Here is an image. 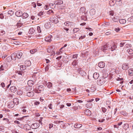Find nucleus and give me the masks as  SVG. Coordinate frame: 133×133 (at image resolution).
I'll list each match as a JSON object with an SVG mask.
<instances>
[{
    "mask_svg": "<svg viewBox=\"0 0 133 133\" xmlns=\"http://www.w3.org/2000/svg\"><path fill=\"white\" fill-rule=\"evenodd\" d=\"M47 51L48 53H51V56H54L55 54V52L53 49V46L47 49Z\"/></svg>",
    "mask_w": 133,
    "mask_h": 133,
    "instance_id": "obj_1",
    "label": "nucleus"
},
{
    "mask_svg": "<svg viewBox=\"0 0 133 133\" xmlns=\"http://www.w3.org/2000/svg\"><path fill=\"white\" fill-rule=\"evenodd\" d=\"M109 45L108 43H107L105 45H104L102 47L101 50L104 52L107 51L109 50Z\"/></svg>",
    "mask_w": 133,
    "mask_h": 133,
    "instance_id": "obj_2",
    "label": "nucleus"
},
{
    "mask_svg": "<svg viewBox=\"0 0 133 133\" xmlns=\"http://www.w3.org/2000/svg\"><path fill=\"white\" fill-rule=\"evenodd\" d=\"M129 67V64L125 63L123 64L122 65V69L124 70H127Z\"/></svg>",
    "mask_w": 133,
    "mask_h": 133,
    "instance_id": "obj_3",
    "label": "nucleus"
},
{
    "mask_svg": "<svg viewBox=\"0 0 133 133\" xmlns=\"http://www.w3.org/2000/svg\"><path fill=\"white\" fill-rule=\"evenodd\" d=\"M49 21L52 23H54L55 24H57L58 22V19L56 17H51L50 18Z\"/></svg>",
    "mask_w": 133,
    "mask_h": 133,
    "instance_id": "obj_4",
    "label": "nucleus"
},
{
    "mask_svg": "<svg viewBox=\"0 0 133 133\" xmlns=\"http://www.w3.org/2000/svg\"><path fill=\"white\" fill-rule=\"evenodd\" d=\"M39 123H35L32 124L31 125V128L33 129H36L38 128L39 126Z\"/></svg>",
    "mask_w": 133,
    "mask_h": 133,
    "instance_id": "obj_5",
    "label": "nucleus"
},
{
    "mask_svg": "<svg viewBox=\"0 0 133 133\" xmlns=\"http://www.w3.org/2000/svg\"><path fill=\"white\" fill-rule=\"evenodd\" d=\"M51 24H52V23L51 22H46L44 24V27L46 29H49L51 27Z\"/></svg>",
    "mask_w": 133,
    "mask_h": 133,
    "instance_id": "obj_6",
    "label": "nucleus"
},
{
    "mask_svg": "<svg viewBox=\"0 0 133 133\" xmlns=\"http://www.w3.org/2000/svg\"><path fill=\"white\" fill-rule=\"evenodd\" d=\"M78 71H79V73L81 76H85L86 73L84 71L82 70V69H79Z\"/></svg>",
    "mask_w": 133,
    "mask_h": 133,
    "instance_id": "obj_7",
    "label": "nucleus"
},
{
    "mask_svg": "<svg viewBox=\"0 0 133 133\" xmlns=\"http://www.w3.org/2000/svg\"><path fill=\"white\" fill-rule=\"evenodd\" d=\"M117 48L115 44H114L111 47L109 46V50H110L111 51H113L116 50Z\"/></svg>",
    "mask_w": 133,
    "mask_h": 133,
    "instance_id": "obj_8",
    "label": "nucleus"
},
{
    "mask_svg": "<svg viewBox=\"0 0 133 133\" xmlns=\"http://www.w3.org/2000/svg\"><path fill=\"white\" fill-rule=\"evenodd\" d=\"M16 72L19 75V77H22L24 75V72L21 71H16Z\"/></svg>",
    "mask_w": 133,
    "mask_h": 133,
    "instance_id": "obj_9",
    "label": "nucleus"
},
{
    "mask_svg": "<svg viewBox=\"0 0 133 133\" xmlns=\"http://www.w3.org/2000/svg\"><path fill=\"white\" fill-rule=\"evenodd\" d=\"M22 12L20 10H18L15 13V15L18 17H20L22 16Z\"/></svg>",
    "mask_w": 133,
    "mask_h": 133,
    "instance_id": "obj_10",
    "label": "nucleus"
},
{
    "mask_svg": "<svg viewBox=\"0 0 133 133\" xmlns=\"http://www.w3.org/2000/svg\"><path fill=\"white\" fill-rule=\"evenodd\" d=\"M104 79L103 78H102L101 79H100L99 81H97V83L99 85H101L102 84H103L105 82L103 80Z\"/></svg>",
    "mask_w": 133,
    "mask_h": 133,
    "instance_id": "obj_11",
    "label": "nucleus"
},
{
    "mask_svg": "<svg viewBox=\"0 0 133 133\" xmlns=\"http://www.w3.org/2000/svg\"><path fill=\"white\" fill-rule=\"evenodd\" d=\"M16 55L17 58L20 59L21 57L23 54L21 51H19Z\"/></svg>",
    "mask_w": 133,
    "mask_h": 133,
    "instance_id": "obj_12",
    "label": "nucleus"
},
{
    "mask_svg": "<svg viewBox=\"0 0 133 133\" xmlns=\"http://www.w3.org/2000/svg\"><path fill=\"white\" fill-rule=\"evenodd\" d=\"M43 84H46V85H47L48 88H50L52 86V84L50 82H49L48 83H46V82H44Z\"/></svg>",
    "mask_w": 133,
    "mask_h": 133,
    "instance_id": "obj_13",
    "label": "nucleus"
},
{
    "mask_svg": "<svg viewBox=\"0 0 133 133\" xmlns=\"http://www.w3.org/2000/svg\"><path fill=\"white\" fill-rule=\"evenodd\" d=\"M63 3V1L62 0H58L54 2V4L56 5H60Z\"/></svg>",
    "mask_w": 133,
    "mask_h": 133,
    "instance_id": "obj_14",
    "label": "nucleus"
},
{
    "mask_svg": "<svg viewBox=\"0 0 133 133\" xmlns=\"http://www.w3.org/2000/svg\"><path fill=\"white\" fill-rule=\"evenodd\" d=\"M98 66L101 68H104L105 66V64L104 62H99L98 64Z\"/></svg>",
    "mask_w": 133,
    "mask_h": 133,
    "instance_id": "obj_15",
    "label": "nucleus"
},
{
    "mask_svg": "<svg viewBox=\"0 0 133 133\" xmlns=\"http://www.w3.org/2000/svg\"><path fill=\"white\" fill-rule=\"evenodd\" d=\"M34 84V81L31 80H29L28 82V84L29 86L32 87Z\"/></svg>",
    "mask_w": 133,
    "mask_h": 133,
    "instance_id": "obj_16",
    "label": "nucleus"
},
{
    "mask_svg": "<svg viewBox=\"0 0 133 133\" xmlns=\"http://www.w3.org/2000/svg\"><path fill=\"white\" fill-rule=\"evenodd\" d=\"M128 73L129 75L130 76H132L133 75V69L130 68L128 70Z\"/></svg>",
    "mask_w": 133,
    "mask_h": 133,
    "instance_id": "obj_17",
    "label": "nucleus"
},
{
    "mask_svg": "<svg viewBox=\"0 0 133 133\" xmlns=\"http://www.w3.org/2000/svg\"><path fill=\"white\" fill-rule=\"evenodd\" d=\"M52 37V36L50 35L46 38L45 40L47 42H50L52 41L51 38Z\"/></svg>",
    "mask_w": 133,
    "mask_h": 133,
    "instance_id": "obj_18",
    "label": "nucleus"
},
{
    "mask_svg": "<svg viewBox=\"0 0 133 133\" xmlns=\"http://www.w3.org/2000/svg\"><path fill=\"white\" fill-rule=\"evenodd\" d=\"M10 90L12 92H14L16 91V88L15 86H12L10 87Z\"/></svg>",
    "mask_w": 133,
    "mask_h": 133,
    "instance_id": "obj_19",
    "label": "nucleus"
},
{
    "mask_svg": "<svg viewBox=\"0 0 133 133\" xmlns=\"http://www.w3.org/2000/svg\"><path fill=\"white\" fill-rule=\"evenodd\" d=\"M95 10L94 9H91L89 13L90 15L91 16H93L95 14Z\"/></svg>",
    "mask_w": 133,
    "mask_h": 133,
    "instance_id": "obj_20",
    "label": "nucleus"
},
{
    "mask_svg": "<svg viewBox=\"0 0 133 133\" xmlns=\"http://www.w3.org/2000/svg\"><path fill=\"white\" fill-rule=\"evenodd\" d=\"M34 94V93L32 91H30L27 93V96L28 97H31L33 96Z\"/></svg>",
    "mask_w": 133,
    "mask_h": 133,
    "instance_id": "obj_21",
    "label": "nucleus"
},
{
    "mask_svg": "<svg viewBox=\"0 0 133 133\" xmlns=\"http://www.w3.org/2000/svg\"><path fill=\"white\" fill-rule=\"evenodd\" d=\"M116 2V1L114 0H110L109 2V4L111 6H114Z\"/></svg>",
    "mask_w": 133,
    "mask_h": 133,
    "instance_id": "obj_22",
    "label": "nucleus"
},
{
    "mask_svg": "<svg viewBox=\"0 0 133 133\" xmlns=\"http://www.w3.org/2000/svg\"><path fill=\"white\" fill-rule=\"evenodd\" d=\"M96 90L95 86L93 85H92L91 88L90 89V91L92 92Z\"/></svg>",
    "mask_w": 133,
    "mask_h": 133,
    "instance_id": "obj_23",
    "label": "nucleus"
},
{
    "mask_svg": "<svg viewBox=\"0 0 133 133\" xmlns=\"http://www.w3.org/2000/svg\"><path fill=\"white\" fill-rule=\"evenodd\" d=\"M99 76V74L97 72L95 73L93 75V77L95 79H97Z\"/></svg>",
    "mask_w": 133,
    "mask_h": 133,
    "instance_id": "obj_24",
    "label": "nucleus"
},
{
    "mask_svg": "<svg viewBox=\"0 0 133 133\" xmlns=\"http://www.w3.org/2000/svg\"><path fill=\"white\" fill-rule=\"evenodd\" d=\"M29 16V15L28 13L26 12H24L23 14H22V16L23 18H26Z\"/></svg>",
    "mask_w": 133,
    "mask_h": 133,
    "instance_id": "obj_25",
    "label": "nucleus"
},
{
    "mask_svg": "<svg viewBox=\"0 0 133 133\" xmlns=\"http://www.w3.org/2000/svg\"><path fill=\"white\" fill-rule=\"evenodd\" d=\"M82 126V125L81 124L78 123H76L74 125V127L75 128H79L81 127Z\"/></svg>",
    "mask_w": 133,
    "mask_h": 133,
    "instance_id": "obj_26",
    "label": "nucleus"
},
{
    "mask_svg": "<svg viewBox=\"0 0 133 133\" xmlns=\"http://www.w3.org/2000/svg\"><path fill=\"white\" fill-rule=\"evenodd\" d=\"M38 89L39 91H42L44 89V87L43 85H39L38 87Z\"/></svg>",
    "mask_w": 133,
    "mask_h": 133,
    "instance_id": "obj_27",
    "label": "nucleus"
},
{
    "mask_svg": "<svg viewBox=\"0 0 133 133\" xmlns=\"http://www.w3.org/2000/svg\"><path fill=\"white\" fill-rule=\"evenodd\" d=\"M35 31V30L33 28H30L29 31V33L30 34H33Z\"/></svg>",
    "mask_w": 133,
    "mask_h": 133,
    "instance_id": "obj_28",
    "label": "nucleus"
},
{
    "mask_svg": "<svg viewBox=\"0 0 133 133\" xmlns=\"http://www.w3.org/2000/svg\"><path fill=\"white\" fill-rule=\"evenodd\" d=\"M112 20L114 22H117L119 21L118 17L117 16L112 18Z\"/></svg>",
    "mask_w": 133,
    "mask_h": 133,
    "instance_id": "obj_29",
    "label": "nucleus"
},
{
    "mask_svg": "<svg viewBox=\"0 0 133 133\" xmlns=\"http://www.w3.org/2000/svg\"><path fill=\"white\" fill-rule=\"evenodd\" d=\"M49 5L50 7L52 9L55 8L56 6V4H54V3H50L49 4Z\"/></svg>",
    "mask_w": 133,
    "mask_h": 133,
    "instance_id": "obj_30",
    "label": "nucleus"
},
{
    "mask_svg": "<svg viewBox=\"0 0 133 133\" xmlns=\"http://www.w3.org/2000/svg\"><path fill=\"white\" fill-rule=\"evenodd\" d=\"M119 21L121 24H125L126 22V20L124 19H120L119 20Z\"/></svg>",
    "mask_w": 133,
    "mask_h": 133,
    "instance_id": "obj_31",
    "label": "nucleus"
},
{
    "mask_svg": "<svg viewBox=\"0 0 133 133\" xmlns=\"http://www.w3.org/2000/svg\"><path fill=\"white\" fill-rule=\"evenodd\" d=\"M31 126L28 124H26L25 126V128L27 130H29L30 129Z\"/></svg>",
    "mask_w": 133,
    "mask_h": 133,
    "instance_id": "obj_32",
    "label": "nucleus"
},
{
    "mask_svg": "<svg viewBox=\"0 0 133 133\" xmlns=\"http://www.w3.org/2000/svg\"><path fill=\"white\" fill-rule=\"evenodd\" d=\"M85 9L84 7H81L80 9V13H83L85 11Z\"/></svg>",
    "mask_w": 133,
    "mask_h": 133,
    "instance_id": "obj_33",
    "label": "nucleus"
},
{
    "mask_svg": "<svg viewBox=\"0 0 133 133\" xmlns=\"http://www.w3.org/2000/svg\"><path fill=\"white\" fill-rule=\"evenodd\" d=\"M127 52L130 54H133V50L131 49H128L127 50Z\"/></svg>",
    "mask_w": 133,
    "mask_h": 133,
    "instance_id": "obj_34",
    "label": "nucleus"
},
{
    "mask_svg": "<svg viewBox=\"0 0 133 133\" xmlns=\"http://www.w3.org/2000/svg\"><path fill=\"white\" fill-rule=\"evenodd\" d=\"M85 114L88 115H90L91 114V111L87 109L85 111Z\"/></svg>",
    "mask_w": 133,
    "mask_h": 133,
    "instance_id": "obj_35",
    "label": "nucleus"
},
{
    "mask_svg": "<svg viewBox=\"0 0 133 133\" xmlns=\"http://www.w3.org/2000/svg\"><path fill=\"white\" fill-rule=\"evenodd\" d=\"M123 127L124 129L126 128L128 129V128H129V125L127 124H125L123 125Z\"/></svg>",
    "mask_w": 133,
    "mask_h": 133,
    "instance_id": "obj_36",
    "label": "nucleus"
},
{
    "mask_svg": "<svg viewBox=\"0 0 133 133\" xmlns=\"http://www.w3.org/2000/svg\"><path fill=\"white\" fill-rule=\"evenodd\" d=\"M5 32L3 30H0V36H3L4 34H5Z\"/></svg>",
    "mask_w": 133,
    "mask_h": 133,
    "instance_id": "obj_37",
    "label": "nucleus"
},
{
    "mask_svg": "<svg viewBox=\"0 0 133 133\" xmlns=\"http://www.w3.org/2000/svg\"><path fill=\"white\" fill-rule=\"evenodd\" d=\"M6 68L3 65H1L0 68V71H2L3 70H5L6 71Z\"/></svg>",
    "mask_w": 133,
    "mask_h": 133,
    "instance_id": "obj_38",
    "label": "nucleus"
},
{
    "mask_svg": "<svg viewBox=\"0 0 133 133\" xmlns=\"http://www.w3.org/2000/svg\"><path fill=\"white\" fill-rule=\"evenodd\" d=\"M92 104L90 103H87L86 104V107L88 108H91V107L92 106Z\"/></svg>",
    "mask_w": 133,
    "mask_h": 133,
    "instance_id": "obj_39",
    "label": "nucleus"
},
{
    "mask_svg": "<svg viewBox=\"0 0 133 133\" xmlns=\"http://www.w3.org/2000/svg\"><path fill=\"white\" fill-rule=\"evenodd\" d=\"M110 25V23L109 22H105V23L102 25V26L106 27Z\"/></svg>",
    "mask_w": 133,
    "mask_h": 133,
    "instance_id": "obj_40",
    "label": "nucleus"
},
{
    "mask_svg": "<svg viewBox=\"0 0 133 133\" xmlns=\"http://www.w3.org/2000/svg\"><path fill=\"white\" fill-rule=\"evenodd\" d=\"M37 51V49H36L31 50L30 52L31 54H34Z\"/></svg>",
    "mask_w": 133,
    "mask_h": 133,
    "instance_id": "obj_41",
    "label": "nucleus"
},
{
    "mask_svg": "<svg viewBox=\"0 0 133 133\" xmlns=\"http://www.w3.org/2000/svg\"><path fill=\"white\" fill-rule=\"evenodd\" d=\"M69 26H70L71 27H72L73 26L75 25V24L73 22H69Z\"/></svg>",
    "mask_w": 133,
    "mask_h": 133,
    "instance_id": "obj_42",
    "label": "nucleus"
},
{
    "mask_svg": "<svg viewBox=\"0 0 133 133\" xmlns=\"http://www.w3.org/2000/svg\"><path fill=\"white\" fill-rule=\"evenodd\" d=\"M120 114L122 115H123L124 116H126L127 115V114L125 111H122L120 112Z\"/></svg>",
    "mask_w": 133,
    "mask_h": 133,
    "instance_id": "obj_43",
    "label": "nucleus"
},
{
    "mask_svg": "<svg viewBox=\"0 0 133 133\" xmlns=\"http://www.w3.org/2000/svg\"><path fill=\"white\" fill-rule=\"evenodd\" d=\"M77 60H74L72 63V64L73 66H75L77 64Z\"/></svg>",
    "mask_w": 133,
    "mask_h": 133,
    "instance_id": "obj_44",
    "label": "nucleus"
},
{
    "mask_svg": "<svg viewBox=\"0 0 133 133\" xmlns=\"http://www.w3.org/2000/svg\"><path fill=\"white\" fill-rule=\"evenodd\" d=\"M8 14L10 15L11 16L13 14L14 12L11 10H9L8 11Z\"/></svg>",
    "mask_w": 133,
    "mask_h": 133,
    "instance_id": "obj_45",
    "label": "nucleus"
},
{
    "mask_svg": "<svg viewBox=\"0 0 133 133\" xmlns=\"http://www.w3.org/2000/svg\"><path fill=\"white\" fill-rule=\"evenodd\" d=\"M79 29L78 28H75L73 29V31L74 33H75L79 31Z\"/></svg>",
    "mask_w": 133,
    "mask_h": 133,
    "instance_id": "obj_46",
    "label": "nucleus"
},
{
    "mask_svg": "<svg viewBox=\"0 0 133 133\" xmlns=\"http://www.w3.org/2000/svg\"><path fill=\"white\" fill-rule=\"evenodd\" d=\"M125 41H123L122 42H121L120 43V44L119 45L121 47H122L124 45V44H125Z\"/></svg>",
    "mask_w": 133,
    "mask_h": 133,
    "instance_id": "obj_47",
    "label": "nucleus"
},
{
    "mask_svg": "<svg viewBox=\"0 0 133 133\" xmlns=\"http://www.w3.org/2000/svg\"><path fill=\"white\" fill-rule=\"evenodd\" d=\"M81 19L82 20L85 21L87 19V18L85 16L83 15L81 16Z\"/></svg>",
    "mask_w": 133,
    "mask_h": 133,
    "instance_id": "obj_48",
    "label": "nucleus"
},
{
    "mask_svg": "<svg viewBox=\"0 0 133 133\" xmlns=\"http://www.w3.org/2000/svg\"><path fill=\"white\" fill-rule=\"evenodd\" d=\"M22 24L21 23H18L16 25V26L17 27L20 28L22 26Z\"/></svg>",
    "mask_w": 133,
    "mask_h": 133,
    "instance_id": "obj_49",
    "label": "nucleus"
},
{
    "mask_svg": "<svg viewBox=\"0 0 133 133\" xmlns=\"http://www.w3.org/2000/svg\"><path fill=\"white\" fill-rule=\"evenodd\" d=\"M126 133H129L130 131V129L129 128L124 129Z\"/></svg>",
    "mask_w": 133,
    "mask_h": 133,
    "instance_id": "obj_50",
    "label": "nucleus"
},
{
    "mask_svg": "<svg viewBox=\"0 0 133 133\" xmlns=\"http://www.w3.org/2000/svg\"><path fill=\"white\" fill-rule=\"evenodd\" d=\"M109 14L110 15L112 16L114 14V12L113 11H111L109 12Z\"/></svg>",
    "mask_w": 133,
    "mask_h": 133,
    "instance_id": "obj_51",
    "label": "nucleus"
},
{
    "mask_svg": "<svg viewBox=\"0 0 133 133\" xmlns=\"http://www.w3.org/2000/svg\"><path fill=\"white\" fill-rule=\"evenodd\" d=\"M4 127L3 126L0 127V131H2V132H4L3 130L4 129Z\"/></svg>",
    "mask_w": 133,
    "mask_h": 133,
    "instance_id": "obj_52",
    "label": "nucleus"
},
{
    "mask_svg": "<svg viewBox=\"0 0 133 133\" xmlns=\"http://www.w3.org/2000/svg\"><path fill=\"white\" fill-rule=\"evenodd\" d=\"M102 110L103 112L105 113L106 112L107 110V109L105 108L102 107Z\"/></svg>",
    "mask_w": 133,
    "mask_h": 133,
    "instance_id": "obj_53",
    "label": "nucleus"
},
{
    "mask_svg": "<svg viewBox=\"0 0 133 133\" xmlns=\"http://www.w3.org/2000/svg\"><path fill=\"white\" fill-rule=\"evenodd\" d=\"M4 18V16L3 14V13H1L0 14V18L1 19H3Z\"/></svg>",
    "mask_w": 133,
    "mask_h": 133,
    "instance_id": "obj_54",
    "label": "nucleus"
},
{
    "mask_svg": "<svg viewBox=\"0 0 133 133\" xmlns=\"http://www.w3.org/2000/svg\"><path fill=\"white\" fill-rule=\"evenodd\" d=\"M63 48H61L60 50H59V51L60 53L61 54L63 52L64 50H63Z\"/></svg>",
    "mask_w": 133,
    "mask_h": 133,
    "instance_id": "obj_55",
    "label": "nucleus"
},
{
    "mask_svg": "<svg viewBox=\"0 0 133 133\" xmlns=\"http://www.w3.org/2000/svg\"><path fill=\"white\" fill-rule=\"evenodd\" d=\"M37 30L39 33H40L41 32V31L40 29V27L39 26H37Z\"/></svg>",
    "mask_w": 133,
    "mask_h": 133,
    "instance_id": "obj_56",
    "label": "nucleus"
},
{
    "mask_svg": "<svg viewBox=\"0 0 133 133\" xmlns=\"http://www.w3.org/2000/svg\"><path fill=\"white\" fill-rule=\"evenodd\" d=\"M94 99H89V100H87V102H90V103L92 102L93 101H94Z\"/></svg>",
    "mask_w": 133,
    "mask_h": 133,
    "instance_id": "obj_57",
    "label": "nucleus"
},
{
    "mask_svg": "<svg viewBox=\"0 0 133 133\" xmlns=\"http://www.w3.org/2000/svg\"><path fill=\"white\" fill-rule=\"evenodd\" d=\"M49 69V67L48 65H47L45 68V71H47Z\"/></svg>",
    "mask_w": 133,
    "mask_h": 133,
    "instance_id": "obj_58",
    "label": "nucleus"
},
{
    "mask_svg": "<svg viewBox=\"0 0 133 133\" xmlns=\"http://www.w3.org/2000/svg\"><path fill=\"white\" fill-rule=\"evenodd\" d=\"M51 13H53V12L52 10H49L47 12V14H51Z\"/></svg>",
    "mask_w": 133,
    "mask_h": 133,
    "instance_id": "obj_59",
    "label": "nucleus"
},
{
    "mask_svg": "<svg viewBox=\"0 0 133 133\" xmlns=\"http://www.w3.org/2000/svg\"><path fill=\"white\" fill-rule=\"evenodd\" d=\"M22 93L23 92L20 90H19V91H18L17 92V94L19 95H22Z\"/></svg>",
    "mask_w": 133,
    "mask_h": 133,
    "instance_id": "obj_60",
    "label": "nucleus"
},
{
    "mask_svg": "<svg viewBox=\"0 0 133 133\" xmlns=\"http://www.w3.org/2000/svg\"><path fill=\"white\" fill-rule=\"evenodd\" d=\"M1 85L3 88H4L5 87V84L3 82L1 83Z\"/></svg>",
    "mask_w": 133,
    "mask_h": 133,
    "instance_id": "obj_61",
    "label": "nucleus"
},
{
    "mask_svg": "<svg viewBox=\"0 0 133 133\" xmlns=\"http://www.w3.org/2000/svg\"><path fill=\"white\" fill-rule=\"evenodd\" d=\"M32 5L34 8H36V3L35 2H33L32 3Z\"/></svg>",
    "mask_w": 133,
    "mask_h": 133,
    "instance_id": "obj_62",
    "label": "nucleus"
},
{
    "mask_svg": "<svg viewBox=\"0 0 133 133\" xmlns=\"http://www.w3.org/2000/svg\"><path fill=\"white\" fill-rule=\"evenodd\" d=\"M43 12L42 11H41L38 14V16H41V15H43Z\"/></svg>",
    "mask_w": 133,
    "mask_h": 133,
    "instance_id": "obj_63",
    "label": "nucleus"
},
{
    "mask_svg": "<svg viewBox=\"0 0 133 133\" xmlns=\"http://www.w3.org/2000/svg\"><path fill=\"white\" fill-rule=\"evenodd\" d=\"M105 120L104 119H99L98 120V122H103Z\"/></svg>",
    "mask_w": 133,
    "mask_h": 133,
    "instance_id": "obj_64",
    "label": "nucleus"
}]
</instances>
